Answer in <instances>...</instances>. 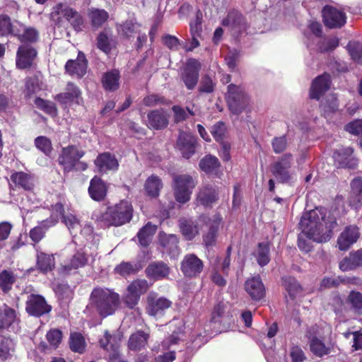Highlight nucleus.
Segmentation results:
<instances>
[{
  "instance_id": "nucleus-16",
  "label": "nucleus",
  "mask_w": 362,
  "mask_h": 362,
  "mask_svg": "<svg viewBox=\"0 0 362 362\" xmlns=\"http://www.w3.org/2000/svg\"><path fill=\"white\" fill-rule=\"evenodd\" d=\"M197 137L191 133L182 132L180 133L177 146L182 157L189 159L195 153Z\"/></svg>"
},
{
  "instance_id": "nucleus-60",
  "label": "nucleus",
  "mask_w": 362,
  "mask_h": 362,
  "mask_svg": "<svg viewBox=\"0 0 362 362\" xmlns=\"http://www.w3.org/2000/svg\"><path fill=\"white\" fill-rule=\"evenodd\" d=\"M346 49L351 59L357 62L362 59V44L359 42H349Z\"/></svg>"
},
{
  "instance_id": "nucleus-19",
  "label": "nucleus",
  "mask_w": 362,
  "mask_h": 362,
  "mask_svg": "<svg viewBox=\"0 0 362 362\" xmlns=\"http://www.w3.org/2000/svg\"><path fill=\"white\" fill-rule=\"evenodd\" d=\"M19 320L16 310L4 304L0 310V330L6 329L15 332Z\"/></svg>"
},
{
  "instance_id": "nucleus-41",
  "label": "nucleus",
  "mask_w": 362,
  "mask_h": 362,
  "mask_svg": "<svg viewBox=\"0 0 362 362\" xmlns=\"http://www.w3.org/2000/svg\"><path fill=\"white\" fill-rule=\"evenodd\" d=\"M199 166L206 174L217 175L221 163L216 156L209 154L201 159Z\"/></svg>"
},
{
  "instance_id": "nucleus-46",
  "label": "nucleus",
  "mask_w": 362,
  "mask_h": 362,
  "mask_svg": "<svg viewBox=\"0 0 362 362\" xmlns=\"http://www.w3.org/2000/svg\"><path fill=\"white\" fill-rule=\"evenodd\" d=\"M55 265L54 257L52 255H48L42 252H37V266L38 269L45 274L51 271Z\"/></svg>"
},
{
  "instance_id": "nucleus-64",
  "label": "nucleus",
  "mask_w": 362,
  "mask_h": 362,
  "mask_svg": "<svg viewBox=\"0 0 362 362\" xmlns=\"http://www.w3.org/2000/svg\"><path fill=\"white\" fill-rule=\"evenodd\" d=\"M352 194L362 204V177H355L351 182Z\"/></svg>"
},
{
  "instance_id": "nucleus-40",
  "label": "nucleus",
  "mask_w": 362,
  "mask_h": 362,
  "mask_svg": "<svg viewBox=\"0 0 362 362\" xmlns=\"http://www.w3.org/2000/svg\"><path fill=\"white\" fill-rule=\"evenodd\" d=\"M179 225L186 240H192L199 234L198 224L192 219L182 218L179 221Z\"/></svg>"
},
{
  "instance_id": "nucleus-32",
  "label": "nucleus",
  "mask_w": 362,
  "mask_h": 362,
  "mask_svg": "<svg viewBox=\"0 0 362 362\" xmlns=\"http://www.w3.org/2000/svg\"><path fill=\"white\" fill-rule=\"evenodd\" d=\"M141 24L136 19H127L117 25V30L119 35L126 39L134 37L140 30Z\"/></svg>"
},
{
  "instance_id": "nucleus-33",
  "label": "nucleus",
  "mask_w": 362,
  "mask_h": 362,
  "mask_svg": "<svg viewBox=\"0 0 362 362\" xmlns=\"http://www.w3.org/2000/svg\"><path fill=\"white\" fill-rule=\"evenodd\" d=\"M88 262V257L82 250H77L62 267L64 273H70L72 270L83 267Z\"/></svg>"
},
{
  "instance_id": "nucleus-17",
  "label": "nucleus",
  "mask_w": 362,
  "mask_h": 362,
  "mask_svg": "<svg viewBox=\"0 0 362 362\" xmlns=\"http://www.w3.org/2000/svg\"><path fill=\"white\" fill-rule=\"evenodd\" d=\"M360 237L359 228L355 225H349L344 229L337 239L339 250H347Z\"/></svg>"
},
{
  "instance_id": "nucleus-52",
  "label": "nucleus",
  "mask_w": 362,
  "mask_h": 362,
  "mask_svg": "<svg viewBox=\"0 0 362 362\" xmlns=\"http://www.w3.org/2000/svg\"><path fill=\"white\" fill-rule=\"evenodd\" d=\"M69 346L72 351L82 354L85 351L86 341L81 334L74 332L71 334Z\"/></svg>"
},
{
  "instance_id": "nucleus-35",
  "label": "nucleus",
  "mask_w": 362,
  "mask_h": 362,
  "mask_svg": "<svg viewBox=\"0 0 362 362\" xmlns=\"http://www.w3.org/2000/svg\"><path fill=\"white\" fill-rule=\"evenodd\" d=\"M81 92L78 86L71 82H69L66 85V91L57 95L56 99L63 104L75 102L79 103L78 98Z\"/></svg>"
},
{
  "instance_id": "nucleus-48",
  "label": "nucleus",
  "mask_w": 362,
  "mask_h": 362,
  "mask_svg": "<svg viewBox=\"0 0 362 362\" xmlns=\"http://www.w3.org/2000/svg\"><path fill=\"white\" fill-rule=\"evenodd\" d=\"M257 264L263 267L270 262V247L268 243L262 242L258 244L257 250L255 255Z\"/></svg>"
},
{
  "instance_id": "nucleus-62",
  "label": "nucleus",
  "mask_w": 362,
  "mask_h": 362,
  "mask_svg": "<svg viewBox=\"0 0 362 362\" xmlns=\"http://www.w3.org/2000/svg\"><path fill=\"white\" fill-rule=\"evenodd\" d=\"M46 339L50 346L56 349L62 339V332L58 329H52L47 332Z\"/></svg>"
},
{
  "instance_id": "nucleus-30",
  "label": "nucleus",
  "mask_w": 362,
  "mask_h": 362,
  "mask_svg": "<svg viewBox=\"0 0 362 362\" xmlns=\"http://www.w3.org/2000/svg\"><path fill=\"white\" fill-rule=\"evenodd\" d=\"M90 197L95 201H102L107 194V187L105 183L101 178L95 176L91 179L88 187Z\"/></svg>"
},
{
  "instance_id": "nucleus-15",
  "label": "nucleus",
  "mask_w": 362,
  "mask_h": 362,
  "mask_svg": "<svg viewBox=\"0 0 362 362\" xmlns=\"http://www.w3.org/2000/svg\"><path fill=\"white\" fill-rule=\"evenodd\" d=\"M66 72L71 76L78 78H83L88 69V60L85 54L79 51L76 59H69L65 64Z\"/></svg>"
},
{
  "instance_id": "nucleus-57",
  "label": "nucleus",
  "mask_w": 362,
  "mask_h": 362,
  "mask_svg": "<svg viewBox=\"0 0 362 362\" xmlns=\"http://www.w3.org/2000/svg\"><path fill=\"white\" fill-rule=\"evenodd\" d=\"M271 144L272 150L276 154H280L284 152L288 146L286 134L274 136L271 141Z\"/></svg>"
},
{
  "instance_id": "nucleus-42",
  "label": "nucleus",
  "mask_w": 362,
  "mask_h": 362,
  "mask_svg": "<svg viewBox=\"0 0 362 362\" xmlns=\"http://www.w3.org/2000/svg\"><path fill=\"white\" fill-rule=\"evenodd\" d=\"M10 179L16 187L25 190H31L33 187L31 176L24 172H15L11 175Z\"/></svg>"
},
{
  "instance_id": "nucleus-31",
  "label": "nucleus",
  "mask_w": 362,
  "mask_h": 362,
  "mask_svg": "<svg viewBox=\"0 0 362 362\" xmlns=\"http://www.w3.org/2000/svg\"><path fill=\"white\" fill-rule=\"evenodd\" d=\"M62 221L66 226L70 233L73 236H75L77 234V232L80 230L83 234H87L89 236L95 237V235L93 234V230L91 227L85 226L84 228L81 230L79 221L75 216L72 214L63 216Z\"/></svg>"
},
{
  "instance_id": "nucleus-63",
  "label": "nucleus",
  "mask_w": 362,
  "mask_h": 362,
  "mask_svg": "<svg viewBox=\"0 0 362 362\" xmlns=\"http://www.w3.org/2000/svg\"><path fill=\"white\" fill-rule=\"evenodd\" d=\"M216 83L209 75L202 77L199 86L200 93H211L214 91Z\"/></svg>"
},
{
  "instance_id": "nucleus-29",
  "label": "nucleus",
  "mask_w": 362,
  "mask_h": 362,
  "mask_svg": "<svg viewBox=\"0 0 362 362\" xmlns=\"http://www.w3.org/2000/svg\"><path fill=\"white\" fill-rule=\"evenodd\" d=\"M339 269L342 272L351 271L362 267V249L349 253L339 262Z\"/></svg>"
},
{
  "instance_id": "nucleus-58",
  "label": "nucleus",
  "mask_w": 362,
  "mask_h": 362,
  "mask_svg": "<svg viewBox=\"0 0 362 362\" xmlns=\"http://www.w3.org/2000/svg\"><path fill=\"white\" fill-rule=\"evenodd\" d=\"M226 126L223 122H218L214 124L211 130L214 139L218 143L226 142L224 139L226 134Z\"/></svg>"
},
{
  "instance_id": "nucleus-55",
  "label": "nucleus",
  "mask_w": 362,
  "mask_h": 362,
  "mask_svg": "<svg viewBox=\"0 0 362 362\" xmlns=\"http://www.w3.org/2000/svg\"><path fill=\"white\" fill-rule=\"evenodd\" d=\"M149 287L150 285L146 279H137L132 281L127 288L141 298V296L145 293Z\"/></svg>"
},
{
  "instance_id": "nucleus-43",
  "label": "nucleus",
  "mask_w": 362,
  "mask_h": 362,
  "mask_svg": "<svg viewBox=\"0 0 362 362\" xmlns=\"http://www.w3.org/2000/svg\"><path fill=\"white\" fill-rule=\"evenodd\" d=\"M320 110L325 117H329L339 109L337 98L334 94L327 95L320 103Z\"/></svg>"
},
{
  "instance_id": "nucleus-45",
  "label": "nucleus",
  "mask_w": 362,
  "mask_h": 362,
  "mask_svg": "<svg viewBox=\"0 0 362 362\" xmlns=\"http://www.w3.org/2000/svg\"><path fill=\"white\" fill-rule=\"evenodd\" d=\"M162 187L161 180L156 175H151L148 177L144 184V189L146 194L152 198L158 197Z\"/></svg>"
},
{
  "instance_id": "nucleus-9",
  "label": "nucleus",
  "mask_w": 362,
  "mask_h": 362,
  "mask_svg": "<svg viewBox=\"0 0 362 362\" xmlns=\"http://www.w3.org/2000/svg\"><path fill=\"white\" fill-rule=\"evenodd\" d=\"M200 69L201 64L197 59H187L180 74V78L187 90H192L197 85Z\"/></svg>"
},
{
  "instance_id": "nucleus-47",
  "label": "nucleus",
  "mask_w": 362,
  "mask_h": 362,
  "mask_svg": "<svg viewBox=\"0 0 362 362\" xmlns=\"http://www.w3.org/2000/svg\"><path fill=\"white\" fill-rule=\"evenodd\" d=\"M308 344L310 351L315 356L322 358L331 353V347L326 345L322 339H315Z\"/></svg>"
},
{
  "instance_id": "nucleus-54",
  "label": "nucleus",
  "mask_w": 362,
  "mask_h": 362,
  "mask_svg": "<svg viewBox=\"0 0 362 362\" xmlns=\"http://www.w3.org/2000/svg\"><path fill=\"white\" fill-rule=\"evenodd\" d=\"M34 103L37 108L44 111L46 114H48L52 117L57 115V109L53 102L44 100L41 98H36Z\"/></svg>"
},
{
  "instance_id": "nucleus-26",
  "label": "nucleus",
  "mask_w": 362,
  "mask_h": 362,
  "mask_svg": "<svg viewBox=\"0 0 362 362\" xmlns=\"http://www.w3.org/2000/svg\"><path fill=\"white\" fill-rule=\"evenodd\" d=\"M170 273L169 267L162 261L150 263L145 269L148 279L158 281L166 278Z\"/></svg>"
},
{
  "instance_id": "nucleus-24",
  "label": "nucleus",
  "mask_w": 362,
  "mask_h": 362,
  "mask_svg": "<svg viewBox=\"0 0 362 362\" xmlns=\"http://www.w3.org/2000/svg\"><path fill=\"white\" fill-rule=\"evenodd\" d=\"M245 289L255 301L260 300L265 296V287L259 276L247 279L245 284Z\"/></svg>"
},
{
  "instance_id": "nucleus-12",
  "label": "nucleus",
  "mask_w": 362,
  "mask_h": 362,
  "mask_svg": "<svg viewBox=\"0 0 362 362\" xmlns=\"http://www.w3.org/2000/svg\"><path fill=\"white\" fill-rule=\"evenodd\" d=\"M204 264L194 254L186 255L180 264V269L185 277L196 278L202 272Z\"/></svg>"
},
{
  "instance_id": "nucleus-28",
  "label": "nucleus",
  "mask_w": 362,
  "mask_h": 362,
  "mask_svg": "<svg viewBox=\"0 0 362 362\" xmlns=\"http://www.w3.org/2000/svg\"><path fill=\"white\" fill-rule=\"evenodd\" d=\"M354 150L351 147L343 148L333 153L334 162L340 168H353L356 165V160L352 157Z\"/></svg>"
},
{
  "instance_id": "nucleus-34",
  "label": "nucleus",
  "mask_w": 362,
  "mask_h": 362,
  "mask_svg": "<svg viewBox=\"0 0 362 362\" xmlns=\"http://www.w3.org/2000/svg\"><path fill=\"white\" fill-rule=\"evenodd\" d=\"M143 267L144 264L141 261H123L115 267L114 272L115 274L122 277L127 278L139 272L143 268Z\"/></svg>"
},
{
  "instance_id": "nucleus-11",
  "label": "nucleus",
  "mask_w": 362,
  "mask_h": 362,
  "mask_svg": "<svg viewBox=\"0 0 362 362\" xmlns=\"http://www.w3.org/2000/svg\"><path fill=\"white\" fill-rule=\"evenodd\" d=\"M51 309V306L47 303L42 296L30 294L28 296L25 303V310L29 315L40 317L49 313Z\"/></svg>"
},
{
  "instance_id": "nucleus-59",
  "label": "nucleus",
  "mask_w": 362,
  "mask_h": 362,
  "mask_svg": "<svg viewBox=\"0 0 362 362\" xmlns=\"http://www.w3.org/2000/svg\"><path fill=\"white\" fill-rule=\"evenodd\" d=\"M339 45V40L336 37L324 39L318 42L317 49L320 52H329L335 49Z\"/></svg>"
},
{
  "instance_id": "nucleus-56",
  "label": "nucleus",
  "mask_w": 362,
  "mask_h": 362,
  "mask_svg": "<svg viewBox=\"0 0 362 362\" xmlns=\"http://www.w3.org/2000/svg\"><path fill=\"white\" fill-rule=\"evenodd\" d=\"M347 300L355 313L362 314V293L361 292L351 291Z\"/></svg>"
},
{
  "instance_id": "nucleus-38",
  "label": "nucleus",
  "mask_w": 362,
  "mask_h": 362,
  "mask_svg": "<svg viewBox=\"0 0 362 362\" xmlns=\"http://www.w3.org/2000/svg\"><path fill=\"white\" fill-rule=\"evenodd\" d=\"M120 75L118 70L113 69L105 73L102 77V84L107 91H115L119 87Z\"/></svg>"
},
{
  "instance_id": "nucleus-44",
  "label": "nucleus",
  "mask_w": 362,
  "mask_h": 362,
  "mask_svg": "<svg viewBox=\"0 0 362 362\" xmlns=\"http://www.w3.org/2000/svg\"><path fill=\"white\" fill-rule=\"evenodd\" d=\"M157 226L148 222L137 233V238L139 244L142 247H147L149 245L153 235L156 233Z\"/></svg>"
},
{
  "instance_id": "nucleus-25",
  "label": "nucleus",
  "mask_w": 362,
  "mask_h": 362,
  "mask_svg": "<svg viewBox=\"0 0 362 362\" xmlns=\"http://www.w3.org/2000/svg\"><path fill=\"white\" fill-rule=\"evenodd\" d=\"M179 239L176 235L166 234L163 232L159 233L158 243L163 249V252L168 254L171 257H175L179 254Z\"/></svg>"
},
{
  "instance_id": "nucleus-3",
  "label": "nucleus",
  "mask_w": 362,
  "mask_h": 362,
  "mask_svg": "<svg viewBox=\"0 0 362 362\" xmlns=\"http://www.w3.org/2000/svg\"><path fill=\"white\" fill-rule=\"evenodd\" d=\"M132 216V205L127 200H122L118 204L107 207L104 213L93 214L96 222L102 228L122 226L130 222Z\"/></svg>"
},
{
  "instance_id": "nucleus-49",
  "label": "nucleus",
  "mask_w": 362,
  "mask_h": 362,
  "mask_svg": "<svg viewBox=\"0 0 362 362\" xmlns=\"http://www.w3.org/2000/svg\"><path fill=\"white\" fill-rule=\"evenodd\" d=\"M18 33L19 35H16L15 36L21 42H35L37 40L38 33L35 28H25L23 24L20 23Z\"/></svg>"
},
{
  "instance_id": "nucleus-14",
  "label": "nucleus",
  "mask_w": 362,
  "mask_h": 362,
  "mask_svg": "<svg viewBox=\"0 0 362 362\" xmlns=\"http://www.w3.org/2000/svg\"><path fill=\"white\" fill-rule=\"evenodd\" d=\"M222 25L228 27L233 35L238 36L247 29L245 19L237 10L230 11L226 17L223 19Z\"/></svg>"
},
{
  "instance_id": "nucleus-61",
  "label": "nucleus",
  "mask_w": 362,
  "mask_h": 362,
  "mask_svg": "<svg viewBox=\"0 0 362 362\" xmlns=\"http://www.w3.org/2000/svg\"><path fill=\"white\" fill-rule=\"evenodd\" d=\"M35 145L40 151L45 155L49 156L52 151V142L46 136H40L35 138Z\"/></svg>"
},
{
  "instance_id": "nucleus-8",
  "label": "nucleus",
  "mask_w": 362,
  "mask_h": 362,
  "mask_svg": "<svg viewBox=\"0 0 362 362\" xmlns=\"http://www.w3.org/2000/svg\"><path fill=\"white\" fill-rule=\"evenodd\" d=\"M199 221L204 223L206 230L203 233V243L207 248L214 246L216 242L217 234L222 223L220 214H215L212 217L202 216Z\"/></svg>"
},
{
  "instance_id": "nucleus-50",
  "label": "nucleus",
  "mask_w": 362,
  "mask_h": 362,
  "mask_svg": "<svg viewBox=\"0 0 362 362\" xmlns=\"http://www.w3.org/2000/svg\"><path fill=\"white\" fill-rule=\"evenodd\" d=\"M282 284L291 299H294L302 290L298 281L290 276L283 277Z\"/></svg>"
},
{
  "instance_id": "nucleus-2",
  "label": "nucleus",
  "mask_w": 362,
  "mask_h": 362,
  "mask_svg": "<svg viewBox=\"0 0 362 362\" xmlns=\"http://www.w3.org/2000/svg\"><path fill=\"white\" fill-rule=\"evenodd\" d=\"M120 303L119 295L105 287L94 288L90 295L86 309L93 308L100 316L106 317L113 315Z\"/></svg>"
},
{
  "instance_id": "nucleus-27",
  "label": "nucleus",
  "mask_w": 362,
  "mask_h": 362,
  "mask_svg": "<svg viewBox=\"0 0 362 362\" xmlns=\"http://www.w3.org/2000/svg\"><path fill=\"white\" fill-rule=\"evenodd\" d=\"M218 199L217 189L215 186L206 185L202 186L197 197V202L204 207H211Z\"/></svg>"
},
{
  "instance_id": "nucleus-22",
  "label": "nucleus",
  "mask_w": 362,
  "mask_h": 362,
  "mask_svg": "<svg viewBox=\"0 0 362 362\" xmlns=\"http://www.w3.org/2000/svg\"><path fill=\"white\" fill-rule=\"evenodd\" d=\"M168 124V115L163 108L149 111L147 114L146 125L155 130L165 129Z\"/></svg>"
},
{
  "instance_id": "nucleus-20",
  "label": "nucleus",
  "mask_w": 362,
  "mask_h": 362,
  "mask_svg": "<svg viewBox=\"0 0 362 362\" xmlns=\"http://www.w3.org/2000/svg\"><path fill=\"white\" fill-rule=\"evenodd\" d=\"M94 164L100 173L108 171H117L119 168V162L116 156L110 152L100 153L94 161Z\"/></svg>"
},
{
  "instance_id": "nucleus-6",
  "label": "nucleus",
  "mask_w": 362,
  "mask_h": 362,
  "mask_svg": "<svg viewBox=\"0 0 362 362\" xmlns=\"http://www.w3.org/2000/svg\"><path fill=\"white\" fill-rule=\"evenodd\" d=\"M196 182L189 175H178L173 177V189L175 200L180 204H185L190 200L192 189Z\"/></svg>"
},
{
  "instance_id": "nucleus-4",
  "label": "nucleus",
  "mask_w": 362,
  "mask_h": 362,
  "mask_svg": "<svg viewBox=\"0 0 362 362\" xmlns=\"http://www.w3.org/2000/svg\"><path fill=\"white\" fill-rule=\"evenodd\" d=\"M227 89L225 98L230 111L234 115H240L247 110L250 105V99L244 88L231 83Z\"/></svg>"
},
{
  "instance_id": "nucleus-5",
  "label": "nucleus",
  "mask_w": 362,
  "mask_h": 362,
  "mask_svg": "<svg viewBox=\"0 0 362 362\" xmlns=\"http://www.w3.org/2000/svg\"><path fill=\"white\" fill-rule=\"evenodd\" d=\"M293 163V155L287 153L274 161L270 168V171L276 180L282 184L293 182V173L291 168Z\"/></svg>"
},
{
  "instance_id": "nucleus-23",
  "label": "nucleus",
  "mask_w": 362,
  "mask_h": 362,
  "mask_svg": "<svg viewBox=\"0 0 362 362\" xmlns=\"http://www.w3.org/2000/svg\"><path fill=\"white\" fill-rule=\"evenodd\" d=\"M57 12L65 18L77 33L83 30L85 25L82 16L76 11L67 6L59 5Z\"/></svg>"
},
{
  "instance_id": "nucleus-1",
  "label": "nucleus",
  "mask_w": 362,
  "mask_h": 362,
  "mask_svg": "<svg viewBox=\"0 0 362 362\" xmlns=\"http://www.w3.org/2000/svg\"><path fill=\"white\" fill-rule=\"evenodd\" d=\"M337 224L335 218L324 207H316L305 212L299 222V228L308 240L299 234L298 247L301 251L308 253L313 248L310 240L319 243L329 241Z\"/></svg>"
},
{
  "instance_id": "nucleus-21",
  "label": "nucleus",
  "mask_w": 362,
  "mask_h": 362,
  "mask_svg": "<svg viewBox=\"0 0 362 362\" xmlns=\"http://www.w3.org/2000/svg\"><path fill=\"white\" fill-rule=\"evenodd\" d=\"M331 85L330 76L323 74L316 77L312 82L309 95L311 99L319 100L322 95L327 91Z\"/></svg>"
},
{
  "instance_id": "nucleus-18",
  "label": "nucleus",
  "mask_w": 362,
  "mask_h": 362,
  "mask_svg": "<svg viewBox=\"0 0 362 362\" xmlns=\"http://www.w3.org/2000/svg\"><path fill=\"white\" fill-rule=\"evenodd\" d=\"M37 56V51L28 45H21L16 53V66L20 69L31 67Z\"/></svg>"
},
{
  "instance_id": "nucleus-37",
  "label": "nucleus",
  "mask_w": 362,
  "mask_h": 362,
  "mask_svg": "<svg viewBox=\"0 0 362 362\" xmlns=\"http://www.w3.org/2000/svg\"><path fill=\"white\" fill-rule=\"evenodd\" d=\"M149 339V334L142 330L132 334L128 340V348L131 351H138L145 348Z\"/></svg>"
},
{
  "instance_id": "nucleus-10",
  "label": "nucleus",
  "mask_w": 362,
  "mask_h": 362,
  "mask_svg": "<svg viewBox=\"0 0 362 362\" xmlns=\"http://www.w3.org/2000/svg\"><path fill=\"white\" fill-rule=\"evenodd\" d=\"M146 310L148 315L155 317L163 316L166 310L172 305V302L165 297H158L156 293H150L146 298Z\"/></svg>"
},
{
  "instance_id": "nucleus-7",
  "label": "nucleus",
  "mask_w": 362,
  "mask_h": 362,
  "mask_svg": "<svg viewBox=\"0 0 362 362\" xmlns=\"http://www.w3.org/2000/svg\"><path fill=\"white\" fill-rule=\"evenodd\" d=\"M85 155V151L75 145L64 147L58 157V163L64 172L68 173L74 170L77 161Z\"/></svg>"
},
{
  "instance_id": "nucleus-13",
  "label": "nucleus",
  "mask_w": 362,
  "mask_h": 362,
  "mask_svg": "<svg viewBox=\"0 0 362 362\" xmlns=\"http://www.w3.org/2000/svg\"><path fill=\"white\" fill-rule=\"evenodd\" d=\"M323 22L329 28L342 27L346 23V14L331 6H325L322 10Z\"/></svg>"
},
{
  "instance_id": "nucleus-51",
  "label": "nucleus",
  "mask_w": 362,
  "mask_h": 362,
  "mask_svg": "<svg viewBox=\"0 0 362 362\" xmlns=\"http://www.w3.org/2000/svg\"><path fill=\"white\" fill-rule=\"evenodd\" d=\"M16 277L13 272L4 269L0 272V288L4 293L12 289Z\"/></svg>"
},
{
  "instance_id": "nucleus-53",
  "label": "nucleus",
  "mask_w": 362,
  "mask_h": 362,
  "mask_svg": "<svg viewBox=\"0 0 362 362\" xmlns=\"http://www.w3.org/2000/svg\"><path fill=\"white\" fill-rule=\"evenodd\" d=\"M14 342L8 338L0 334V358L1 360L7 359L11 355V352L14 350Z\"/></svg>"
},
{
  "instance_id": "nucleus-36",
  "label": "nucleus",
  "mask_w": 362,
  "mask_h": 362,
  "mask_svg": "<svg viewBox=\"0 0 362 362\" xmlns=\"http://www.w3.org/2000/svg\"><path fill=\"white\" fill-rule=\"evenodd\" d=\"M88 17L93 29L97 30L107 21L109 13L104 9L90 8L88 11Z\"/></svg>"
},
{
  "instance_id": "nucleus-39",
  "label": "nucleus",
  "mask_w": 362,
  "mask_h": 362,
  "mask_svg": "<svg viewBox=\"0 0 362 362\" xmlns=\"http://www.w3.org/2000/svg\"><path fill=\"white\" fill-rule=\"evenodd\" d=\"M20 23L15 21L11 22V18L6 14L0 15V35L8 36L9 35L15 36L19 35L18 28Z\"/></svg>"
}]
</instances>
